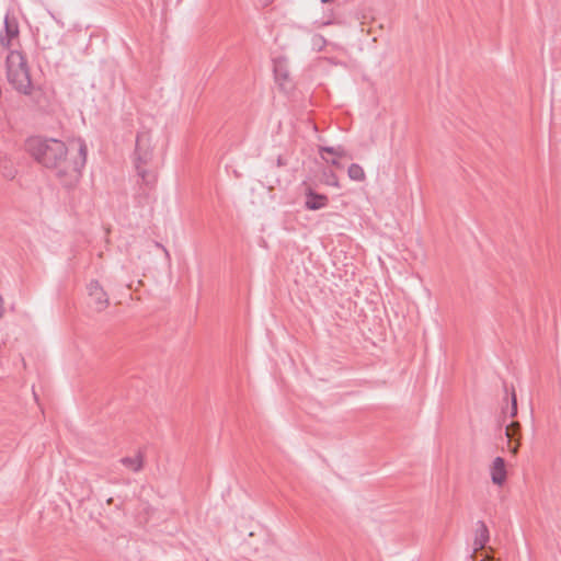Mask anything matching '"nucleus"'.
<instances>
[{
    "label": "nucleus",
    "instance_id": "1",
    "mask_svg": "<svg viewBox=\"0 0 561 561\" xmlns=\"http://www.w3.org/2000/svg\"><path fill=\"white\" fill-rule=\"evenodd\" d=\"M28 151L43 165L56 170L66 184L76 183L87 160V146L79 141L66 146L57 139H31Z\"/></svg>",
    "mask_w": 561,
    "mask_h": 561
},
{
    "label": "nucleus",
    "instance_id": "2",
    "mask_svg": "<svg viewBox=\"0 0 561 561\" xmlns=\"http://www.w3.org/2000/svg\"><path fill=\"white\" fill-rule=\"evenodd\" d=\"M7 80L18 93L30 95L34 91V82L27 60L20 51H11L7 57Z\"/></svg>",
    "mask_w": 561,
    "mask_h": 561
},
{
    "label": "nucleus",
    "instance_id": "3",
    "mask_svg": "<svg viewBox=\"0 0 561 561\" xmlns=\"http://www.w3.org/2000/svg\"><path fill=\"white\" fill-rule=\"evenodd\" d=\"M87 290L96 310H103L108 304V297L101 283H89Z\"/></svg>",
    "mask_w": 561,
    "mask_h": 561
},
{
    "label": "nucleus",
    "instance_id": "4",
    "mask_svg": "<svg viewBox=\"0 0 561 561\" xmlns=\"http://www.w3.org/2000/svg\"><path fill=\"white\" fill-rule=\"evenodd\" d=\"M153 149L152 138L148 134H141L137 137L136 153L139 160L148 162Z\"/></svg>",
    "mask_w": 561,
    "mask_h": 561
},
{
    "label": "nucleus",
    "instance_id": "5",
    "mask_svg": "<svg viewBox=\"0 0 561 561\" xmlns=\"http://www.w3.org/2000/svg\"><path fill=\"white\" fill-rule=\"evenodd\" d=\"M329 197L324 194H319L311 188H308L305 194V206L309 210H319L327 207Z\"/></svg>",
    "mask_w": 561,
    "mask_h": 561
},
{
    "label": "nucleus",
    "instance_id": "6",
    "mask_svg": "<svg viewBox=\"0 0 561 561\" xmlns=\"http://www.w3.org/2000/svg\"><path fill=\"white\" fill-rule=\"evenodd\" d=\"M5 35H0V46L9 47L19 36V24L14 18L7 16L4 21Z\"/></svg>",
    "mask_w": 561,
    "mask_h": 561
},
{
    "label": "nucleus",
    "instance_id": "7",
    "mask_svg": "<svg viewBox=\"0 0 561 561\" xmlns=\"http://www.w3.org/2000/svg\"><path fill=\"white\" fill-rule=\"evenodd\" d=\"M320 156L325 163L341 168V160L346 156V153L341 148L322 147L320 148Z\"/></svg>",
    "mask_w": 561,
    "mask_h": 561
},
{
    "label": "nucleus",
    "instance_id": "8",
    "mask_svg": "<svg viewBox=\"0 0 561 561\" xmlns=\"http://www.w3.org/2000/svg\"><path fill=\"white\" fill-rule=\"evenodd\" d=\"M506 479L505 461L502 457H495L491 467V480L496 485H502Z\"/></svg>",
    "mask_w": 561,
    "mask_h": 561
},
{
    "label": "nucleus",
    "instance_id": "9",
    "mask_svg": "<svg viewBox=\"0 0 561 561\" xmlns=\"http://www.w3.org/2000/svg\"><path fill=\"white\" fill-rule=\"evenodd\" d=\"M489 541V530L486 525L479 520L476 528L474 547L476 549H482Z\"/></svg>",
    "mask_w": 561,
    "mask_h": 561
},
{
    "label": "nucleus",
    "instance_id": "10",
    "mask_svg": "<svg viewBox=\"0 0 561 561\" xmlns=\"http://www.w3.org/2000/svg\"><path fill=\"white\" fill-rule=\"evenodd\" d=\"M275 72H276V81H277L278 85L285 91L290 90L293 84H291V79H290L289 72L282 66L277 67Z\"/></svg>",
    "mask_w": 561,
    "mask_h": 561
},
{
    "label": "nucleus",
    "instance_id": "11",
    "mask_svg": "<svg viewBox=\"0 0 561 561\" xmlns=\"http://www.w3.org/2000/svg\"><path fill=\"white\" fill-rule=\"evenodd\" d=\"M121 463L123 466L129 468L134 472H138L142 468L144 459H142V456L140 454H138L135 457H123L121 459Z\"/></svg>",
    "mask_w": 561,
    "mask_h": 561
},
{
    "label": "nucleus",
    "instance_id": "12",
    "mask_svg": "<svg viewBox=\"0 0 561 561\" xmlns=\"http://www.w3.org/2000/svg\"><path fill=\"white\" fill-rule=\"evenodd\" d=\"M348 176L352 181H364L366 175L364 169L359 164H351L347 170Z\"/></svg>",
    "mask_w": 561,
    "mask_h": 561
},
{
    "label": "nucleus",
    "instance_id": "13",
    "mask_svg": "<svg viewBox=\"0 0 561 561\" xmlns=\"http://www.w3.org/2000/svg\"><path fill=\"white\" fill-rule=\"evenodd\" d=\"M323 183L333 187H340V180L334 173H331L328 176H325Z\"/></svg>",
    "mask_w": 561,
    "mask_h": 561
},
{
    "label": "nucleus",
    "instance_id": "14",
    "mask_svg": "<svg viewBox=\"0 0 561 561\" xmlns=\"http://www.w3.org/2000/svg\"><path fill=\"white\" fill-rule=\"evenodd\" d=\"M511 416L514 417L517 414V398L514 391L511 396Z\"/></svg>",
    "mask_w": 561,
    "mask_h": 561
},
{
    "label": "nucleus",
    "instance_id": "15",
    "mask_svg": "<svg viewBox=\"0 0 561 561\" xmlns=\"http://www.w3.org/2000/svg\"><path fill=\"white\" fill-rule=\"evenodd\" d=\"M127 288H128V289H131V283H128V284H127Z\"/></svg>",
    "mask_w": 561,
    "mask_h": 561
}]
</instances>
